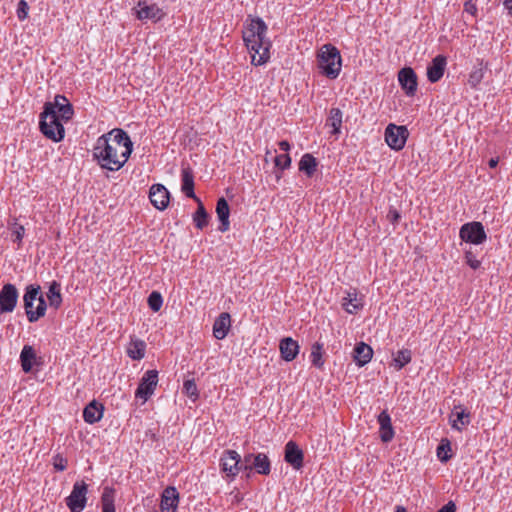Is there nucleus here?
Here are the masks:
<instances>
[{
	"label": "nucleus",
	"mask_w": 512,
	"mask_h": 512,
	"mask_svg": "<svg viewBox=\"0 0 512 512\" xmlns=\"http://www.w3.org/2000/svg\"><path fill=\"white\" fill-rule=\"evenodd\" d=\"M133 151V142L128 133L114 128L98 137L93 148V158L101 168L118 171L129 159Z\"/></svg>",
	"instance_id": "1"
},
{
	"label": "nucleus",
	"mask_w": 512,
	"mask_h": 512,
	"mask_svg": "<svg viewBox=\"0 0 512 512\" xmlns=\"http://www.w3.org/2000/svg\"><path fill=\"white\" fill-rule=\"evenodd\" d=\"M267 29L265 22L257 17L243 32V40L251 53V63L255 66L265 64L270 58L271 42L266 39Z\"/></svg>",
	"instance_id": "2"
},
{
	"label": "nucleus",
	"mask_w": 512,
	"mask_h": 512,
	"mask_svg": "<svg viewBox=\"0 0 512 512\" xmlns=\"http://www.w3.org/2000/svg\"><path fill=\"white\" fill-rule=\"evenodd\" d=\"M317 66L322 75L336 79L342 69V58L338 48L330 43L324 44L317 52Z\"/></svg>",
	"instance_id": "3"
},
{
	"label": "nucleus",
	"mask_w": 512,
	"mask_h": 512,
	"mask_svg": "<svg viewBox=\"0 0 512 512\" xmlns=\"http://www.w3.org/2000/svg\"><path fill=\"white\" fill-rule=\"evenodd\" d=\"M61 121V118L52 110V105L45 103L39 121V128L42 134L54 142L63 140L65 129Z\"/></svg>",
	"instance_id": "4"
},
{
	"label": "nucleus",
	"mask_w": 512,
	"mask_h": 512,
	"mask_svg": "<svg viewBox=\"0 0 512 512\" xmlns=\"http://www.w3.org/2000/svg\"><path fill=\"white\" fill-rule=\"evenodd\" d=\"M88 485L84 481H76L65 502L70 512H82L87 504Z\"/></svg>",
	"instance_id": "5"
},
{
	"label": "nucleus",
	"mask_w": 512,
	"mask_h": 512,
	"mask_svg": "<svg viewBox=\"0 0 512 512\" xmlns=\"http://www.w3.org/2000/svg\"><path fill=\"white\" fill-rule=\"evenodd\" d=\"M459 237L467 243L480 245L486 241L487 234L481 222L472 221L461 226Z\"/></svg>",
	"instance_id": "6"
},
{
	"label": "nucleus",
	"mask_w": 512,
	"mask_h": 512,
	"mask_svg": "<svg viewBox=\"0 0 512 512\" xmlns=\"http://www.w3.org/2000/svg\"><path fill=\"white\" fill-rule=\"evenodd\" d=\"M408 135L406 126H397L391 123L385 129V141L391 149L396 151L403 149Z\"/></svg>",
	"instance_id": "7"
},
{
	"label": "nucleus",
	"mask_w": 512,
	"mask_h": 512,
	"mask_svg": "<svg viewBox=\"0 0 512 512\" xmlns=\"http://www.w3.org/2000/svg\"><path fill=\"white\" fill-rule=\"evenodd\" d=\"M157 383L158 372L156 370L146 371L135 391V397L146 402L154 393Z\"/></svg>",
	"instance_id": "8"
},
{
	"label": "nucleus",
	"mask_w": 512,
	"mask_h": 512,
	"mask_svg": "<svg viewBox=\"0 0 512 512\" xmlns=\"http://www.w3.org/2000/svg\"><path fill=\"white\" fill-rule=\"evenodd\" d=\"M221 470L228 476L234 478L240 471H243L241 465V456L235 450H225L220 459Z\"/></svg>",
	"instance_id": "9"
},
{
	"label": "nucleus",
	"mask_w": 512,
	"mask_h": 512,
	"mask_svg": "<svg viewBox=\"0 0 512 512\" xmlns=\"http://www.w3.org/2000/svg\"><path fill=\"white\" fill-rule=\"evenodd\" d=\"M18 296L19 293L15 285L10 283L3 285L0 290V312H12L16 307Z\"/></svg>",
	"instance_id": "10"
},
{
	"label": "nucleus",
	"mask_w": 512,
	"mask_h": 512,
	"mask_svg": "<svg viewBox=\"0 0 512 512\" xmlns=\"http://www.w3.org/2000/svg\"><path fill=\"white\" fill-rule=\"evenodd\" d=\"M149 198L156 209L164 210L169 205L170 193L164 185L153 184L149 190Z\"/></svg>",
	"instance_id": "11"
},
{
	"label": "nucleus",
	"mask_w": 512,
	"mask_h": 512,
	"mask_svg": "<svg viewBox=\"0 0 512 512\" xmlns=\"http://www.w3.org/2000/svg\"><path fill=\"white\" fill-rule=\"evenodd\" d=\"M398 81L407 96H414L417 91V75L411 67H404L398 72Z\"/></svg>",
	"instance_id": "12"
},
{
	"label": "nucleus",
	"mask_w": 512,
	"mask_h": 512,
	"mask_svg": "<svg viewBox=\"0 0 512 512\" xmlns=\"http://www.w3.org/2000/svg\"><path fill=\"white\" fill-rule=\"evenodd\" d=\"M284 460L295 470H299L303 467L304 453L296 442L292 440L287 442L285 445Z\"/></svg>",
	"instance_id": "13"
},
{
	"label": "nucleus",
	"mask_w": 512,
	"mask_h": 512,
	"mask_svg": "<svg viewBox=\"0 0 512 512\" xmlns=\"http://www.w3.org/2000/svg\"><path fill=\"white\" fill-rule=\"evenodd\" d=\"M52 105V110L61 118L62 121L66 122L72 119L74 115V109L72 104L64 95H56L53 102H49Z\"/></svg>",
	"instance_id": "14"
},
{
	"label": "nucleus",
	"mask_w": 512,
	"mask_h": 512,
	"mask_svg": "<svg viewBox=\"0 0 512 512\" xmlns=\"http://www.w3.org/2000/svg\"><path fill=\"white\" fill-rule=\"evenodd\" d=\"M253 469L261 475H269L271 471V463L268 456L264 453H257L255 457H253L251 465H244L243 472L246 473V477L250 476Z\"/></svg>",
	"instance_id": "15"
},
{
	"label": "nucleus",
	"mask_w": 512,
	"mask_h": 512,
	"mask_svg": "<svg viewBox=\"0 0 512 512\" xmlns=\"http://www.w3.org/2000/svg\"><path fill=\"white\" fill-rule=\"evenodd\" d=\"M179 503V493L173 486L166 487L161 495V512H175Z\"/></svg>",
	"instance_id": "16"
},
{
	"label": "nucleus",
	"mask_w": 512,
	"mask_h": 512,
	"mask_svg": "<svg viewBox=\"0 0 512 512\" xmlns=\"http://www.w3.org/2000/svg\"><path fill=\"white\" fill-rule=\"evenodd\" d=\"M447 59L444 55H437L427 67V78L431 83L438 82L444 75Z\"/></svg>",
	"instance_id": "17"
},
{
	"label": "nucleus",
	"mask_w": 512,
	"mask_h": 512,
	"mask_svg": "<svg viewBox=\"0 0 512 512\" xmlns=\"http://www.w3.org/2000/svg\"><path fill=\"white\" fill-rule=\"evenodd\" d=\"M138 7H140V9L137 10V18L139 20L150 19L157 22L165 16L163 10L156 4L147 5L145 1H139Z\"/></svg>",
	"instance_id": "18"
},
{
	"label": "nucleus",
	"mask_w": 512,
	"mask_h": 512,
	"mask_svg": "<svg viewBox=\"0 0 512 512\" xmlns=\"http://www.w3.org/2000/svg\"><path fill=\"white\" fill-rule=\"evenodd\" d=\"M450 423L453 429L462 431L463 427L470 424V413L462 405H456L451 413Z\"/></svg>",
	"instance_id": "19"
},
{
	"label": "nucleus",
	"mask_w": 512,
	"mask_h": 512,
	"mask_svg": "<svg viewBox=\"0 0 512 512\" xmlns=\"http://www.w3.org/2000/svg\"><path fill=\"white\" fill-rule=\"evenodd\" d=\"M216 214L220 221L218 230L222 233L226 232L230 228V207L227 200L224 197H220L216 203Z\"/></svg>",
	"instance_id": "20"
},
{
	"label": "nucleus",
	"mask_w": 512,
	"mask_h": 512,
	"mask_svg": "<svg viewBox=\"0 0 512 512\" xmlns=\"http://www.w3.org/2000/svg\"><path fill=\"white\" fill-rule=\"evenodd\" d=\"M363 306L362 297H359L356 289L347 291L346 296L342 299V307L349 314H355L358 310H361Z\"/></svg>",
	"instance_id": "21"
},
{
	"label": "nucleus",
	"mask_w": 512,
	"mask_h": 512,
	"mask_svg": "<svg viewBox=\"0 0 512 512\" xmlns=\"http://www.w3.org/2000/svg\"><path fill=\"white\" fill-rule=\"evenodd\" d=\"M299 344L291 337H285L280 341L279 349L281 357L287 361H293L299 353Z\"/></svg>",
	"instance_id": "22"
},
{
	"label": "nucleus",
	"mask_w": 512,
	"mask_h": 512,
	"mask_svg": "<svg viewBox=\"0 0 512 512\" xmlns=\"http://www.w3.org/2000/svg\"><path fill=\"white\" fill-rule=\"evenodd\" d=\"M231 327V317L227 312L221 313L213 324V336L218 339H224Z\"/></svg>",
	"instance_id": "23"
},
{
	"label": "nucleus",
	"mask_w": 512,
	"mask_h": 512,
	"mask_svg": "<svg viewBox=\"0 0 512 512\" xmlns=\"http://www.w3.org/2000/svg\"><path fill=\"white\" fill-rule=\"evenodd\" d=\"M181 190L188 197L193 200H198L199 198L196 196L194 192V174L193 170L187 166L183 167L181 171Z\"/></svg>",
	"instance_id": "24"
},
{
	"label": "nucleus",
	"mask_w": 512,
	"mask_h": 512,
	"mask_svg": "<svg viewBox=\"0 0 512 512\" xmlns=\"http://www.w3.org/2000/svg\"><path fill=\"white\" fill-rule=\"evenodd\" d=\"M34 303L32 302H24V309L28 318V321L34 323L38 321L41 317H43L47 310V304L44 300L43 295L38 297V305L36 309H33Z\"/></svg>",
	"instance_id": "25"
},
{
	"label": "nucleus",
	"mask_w": 512,
	"mask_h": 512,
	"mask_svg": "<svg viewBox=\"0 0 512 512\" xmlns=\"http://www.w3.org/2000/svg\"><path fill=\"white\" fill-rule=\"evenodd\" d=\"M378 423L380 425V438L383 442L388 443L394 437V430L391 424V417L386 410L378 415Z\"/></svg>",
	"instance_id": "26"
},
{
	"label": "nucleus",
	"mask_w": 512,
	"mask_h": 512,
	"mask_svg": "<svg viewBox=\"0 0 512 512\" xmlns=\"http://www.w3.org/2000/svg\"><path fill=\"white\" fill-rule=\"evenodd\" d=\"M20 362L22 370L29 373L34 365H38V358L35 349L30 345H25L20 353Z\"/></svg>",
	"instance_id": "27"
},
{
	"label": "nucleus",
	"mask_w": 512,
	"mask_h": 512,
	"mask_svg": "<svg viewBox=\"0 0 512 512\" xmlns=\"http://www.w3.org/2000/svg\"><path fill=\"white\" fill-rule=\"evenodd\" d=\"M104 407L97 401H91L83 410V419L89 424H94L103 417Z\"/></svg>",
	"instance_id": "28"
},
{
	"label": "nucleus",
	"mask_w": 512,
	"mask_h": 512,
	"mask_svg": "<svg viewBox=\"0 0 512 512\" xmlns=\"http://www.w3.org/2000/svg\"><path fill=\"white\" fill-rule=\"evenodd\" d=\"M372 356L373 350L368 344L364 342H359L356 344L353 358L359 367H363L369 363L372 359Z\"/></svg>",
	"instance_id": "29"
},
{
	"label": "nucleus",
	"mask_w": 512,
	"mask_h": 512,
	"mask_svg": "<svg viewBox=\"0 0 512 512\" xmlns=\"http://www.w3.org/2000/svg\"><path fill=\"white\" fill-rule=\"evenodd\" d=\"M343 113L339 108H331L326 120V126L331 127V134L338 136L341 133Z\"/></svg>",
	"instance_id": "30"
},
{
	"label": "nucleus",
	"mask_w": 512,
	"mask_h": 512,
	"mask_svg": "<svg viewBox=\"0 0 512 512\" xmlns=\"http://www.w3.org/2000/svg\"><path fill=\"white\" fill-rule=\"evenodd\" d=\"M146 343L138 338H131L127 354L133 360H141L145 356Z\"/></svg>",
	"instance_id": "31"
},
{
	"label": "nucleus",
	"mask_w": 512,
	"mask_h": 512,
	"mask_svg": "<svg viewBox=\"0 0 512 512\" xmlns=\"http://www.w3.org/2000/svg\"><path fill=\"white\" fill-rule=\"evenodd\" d=\"M299 170L304 172L307 177H312L317 170V159L310 153H305L299 161Z\"/></svg>",
	"instance_id": "32"
},
{
	"label": "nucleus",
	"mask_w": 512,
	"mask_h": 512,
	"mask_svg": "<svg viewBox=\"0 0 512 512\" xmlns=\"http://www.w3.org/2000/svg\"><path fill=\"white\" fill-rule=\"evenodd\" d=\"M198 204L197 210L193 214V221L196 226V228L203 230L205 227L209 224L210 216L208 212L206 211L203 203L200 199L195 200Z\"/></svg>",
	"instance_id": "33"
},
{
	"label": "nucleus",
	"mask_w": 512,
	"mask_h": 512,
	"mask_svg": "<svg viewBox=\"0 0 512 512\" xmlns=\"http://www.w3.org/2000/svg\"><path fill=\"white\" fill-rule=\"evenodd\" d=\"M47 298L51 307L58 309L62 303L61 285L57 281H52L49 285Z\"/></svg>",
	"instance_id": "34"
},
{
	"label": "nucleus",
	"mask_w": 512,
	"mask_h": 512,
	"mask_svg": "<svg viewBox=\"0 0 512 512\" xmlns=\"http://www.w3.org/2000/svg\"><path fill=\"white\" fill-rule=\"evenodd\" d=\"M115 493L116 491L113 487H104L101 495L102 512H115Z\"/></svg>",
	"instance_id": "35"
},
{
	"label": "nucleus",
	"mask_w": 512,
	"mask_h": 512,
	"mask_svg": "<svg viewBox=\"0 0 512 512\" xmlns=\"http://www.w3.org/2000/svg\"><path fill=\"white\" fill-rule=\"evenodd\" d=\"M411 359H412V352H411V350H409V349H401V350H399L396 353V355H395V357L393 359L392 365L394 366V368L397 371H399L404 366L409 364L411 362Z\"/></svg>",
	"instance_id": "36"
},
{
	"label": "nucleus",
	"mask_w": 512,
	"mask_h": 512,
	"mask_svg": "<svg viewBox=\"0 0 512 512\" xmlns=\"http://www.w3.org/2000/svg\"><path fill=\"white\" fill-rule=\"evenodd\" d=\"M485 67L483 62H479L478 65L474 66L473 70L469 74L468 83L472 88H476L484 78Z\"/></svg>",
	"instance_id": "37"
},
{
	"label": "nucleus",
	"mask_w": 512,
	"mask_h": 512,
	"mask_svg": "<svg viewBox=\"0 0 512 512\" xmlns=\"http://www.w3.org/2000/svg\"><path fill=\"white\" fill-rule=\"evenodd\" d=\"M322 356H323V344H321L319 342H315L312 345L311 354H310L311 362L315 367H317V368L323 367L324 360H323Z\"/></svg>",
	"instance_id": "38"
},
{
	"label": "nucleus",
	"mask_w": 512,
	"mask_h": 512,
	"mask_svg": "<svg viewBox=\"0 0 512 512\" xmlns=\"http://www.w3.org/2000/svg\"><path fill=\"white\" fill-rule=\"evenodd\" d=\"M449 452H451L450 441L446 438L442 439L437 447V457L442 463H446L452 458V455Z\"/></svg>",
	"instance_id": "39"
},
{
	"label": "nucleus",
	"mask_w": 512,
	"mask_h": 512,
	"mask_svg": "<svg viewBox=\"0 0 512 512\" xmlns=\"http://www.w3.org/2000/svg\"><path fill=\"white\" fill-rule=\"evenodd\" d=\"M147 303L153 312H158L163 305L162 295L158 291H152L148 296Z\"/></svg>",
	"instance_id": "40"
},
{
	"label": "nucleus",
	"mask_w": 512,
	"mask_h": 512,
	"mask_svg": "<svg viewBox=\"0 0 512 512\" xmlns=\"http://www.w3.org/2000/svg\"><path fill=\"white\" fill-rule=\"evenodd\" d=\"M40 286L39 285H28L25 290V294L23 296V302H32L38 301V297L40 296Z\"/></svg>",
	"instance_id": "41"
},
{
	"label": "nucleus",
	"mask_w": 512,
	"mask_h": 512,
	"mask_svg": "<svg viewBox=\"0 0 512 512\" xmlns=\"http://www.w3.org/2000/svg\"><path fill=\"white\" fill-rule=\"evenodd\" d=\"M183 392L192 400H196L198 398V389L195 381L186 380L183 385Z\"/></svg>",
	"instance_id": "42"
},
{
	"label": "nucleus",
	"mask_w": 512,
	"mask_h": 512,
	"mask_svg": "<svg viewBox=\"0 0 512 512\" xmlns=\"http://www.w3.org/2000/svg\"><path fill=\"white\" fill-rule=\"evenodd\" d=\"M275 166L281 170L288 169L291 166V157L289 154L277 155L274 159Z\"/></svg>",
	"instance_id": "43"
},
{
	"label": "nucleus",
	"mask_w": 512,
	"mask_h": 512,
	"mask_svg": "<svg viewBox=\"0 0 512 512\" xmlns=\"http://www.w3.org/2000/svg\"><path fill=\"white\" fill-rule=\"evenodd\" d=\"M465 261L466 264L473 270H477L481 266V261L476 258V255L471 250H467L465 252Z\"/></svg>",
	"instance_id": "44"
},
{
	"label": "nucleus",
	"mask_w": 512,
	"mask_h": 512,
	"mask_svg": "<svg viewBox=\"0 0 512 512\" xmlns=\"http://www.w3.org/2000/svg\"><path fill=\"white\" fill-rule=\"evenodd\" d=\"M29 6L25 0H20L17 4V17L19 20H25L28 17Z\"/></svg>",
	"instance_id": "45"
},
{
	"label": "nucleus",
	"mask_w": 512,
	"mask_h": 512,
	"mask_svg": "<svg viewBox=\"0 0 512 512\" xmlns=\"http://www.w3.org/2000/svg\"><path fill=\"white\" fill-rule=\"evenodd\" d=\"M53 466L58 471H64L67 468V459L57 454L53 457Z\"/></svg>",
	"instance_id": "46"
},
{
	"label": "nucleus",
	"mask_w": 512,
	"mask_h": 512,
	"mask_svg": "<svg viewBox=\"0 0 512 512\" xmlns=\"http://www.w3.org/2000/svg\"><path fill=\"white\" fill-rule=\"evenodd\" d=\"M401 218V215L400 213L398 212V210L394 209V208H391L388 213H387V219L389 220L390 223H392L393 225L397 224L398 221L400 220Z\"/></svg>",
	"instance_id": "47"
},
{
	"label": "nucleus",
	"mask_w": 512,
	"mask_h": 512,
	"mask_svg": "<svg viewBox=\"0 0 512 512\" xmlns=\"http://www.w3.org/2000/svg\"><path fill=\"white\" fill-rule=\"evenodd\" d=\"M25 229L22 225H18L15 230L13 231L14 242H17L20 244L22 242V239L24 237Z\"/></svg>",
	"instance_id": "48"
},
{
	"label": "nucleus",
	"mask_w": 512,
	"mask_h": 512,
	"mask_svg": "<svg viewBox=\"0 0 512 512\" xmlns=\"http://www.w3.org/2000/svg\"><path fill=\"white\" fill-rule=\"evenodd\" d=\"M464 11L471 15H475L477 12L476 4L472 0L466 1L464 3Z\"/></svg>",
	"instance_id": "49"
},
{
	"label": "nucleus",
	"mask_w": 512,
	"mask_h": 512,
	"mask_svg": "<svg viewBox=\"0 0 512 512\" xmlns=\"http://www.w3.org/2000/svg\"><path fill=\"white\" fill-rule=\"evenodd\" d=\"M437 512H456V505L453 501H449L442 508H440Z\"/></svg>",
	"instance_id": "50"
},
{
	"label": "nucleus",
	"mask_w": 512,
	"mask_h": 512,
	"mask_svg": "<svg viewBox=\"0 0 512 512\" xmlns=\"http://www.w3.org/2000/svg\"><path fill=\"white\" fill-rule=\"evenodd\" d=\"M256 454H252V453H249V454H246L244 456V459L243 461H241V465L244 466V465H251L252 462H253V457H255Z\"/></svg>",
	"instance_id": "51"
},
{
	"label": "nucleus",
	"mask_w": 512,
	"mask_h": 512,
	"mask_svg": "<svg viewBox=\"0 0 512 512\" xmlns=\"http://www.w3.org/2000/svg\"><path fill=\"white\" fill-rule=\"evenodd\" d=\"M279 148L284 152H288L290 150V144L288 141L282 140L279 142Z\"/></svg>",
	"instance_id": "52"
},
{
	"label": "nucleus",
	"mask_w": 512,
	"mask_h": 512,
	"mask_svg": "<svg viewBox=\"0 0 512 512\" xmlns=\"http://www.w3.org/2000/svg\"><path fill=\"white\" fill-rule=\"evenodd\" d=\"M503 5L505 9H507L508 14L512 17V0H505Z\"/></svg>",
	"instance_id": "53"
},
{
	"label": "nucleus",
	"mask_w": 512,
	"mask_h": 512,
	"mask_svg": "<svg viewBox=\"0 0 512 512\" xmlns=\"http://www.w3.org/2000/svg\"><path fill=\"white\" fill-rule=\"evenodd\" d=\"M488 165L490 168H495L498 165V159L497 158H491L488 162Z\"/></svg>",
	"instance_id": "54"
},
{
	"label": "nucleus",
	"mask_w": 512,
	"mask_h": 512,
	"mask_svg": "<svg viewBox=\"0 0 512 512\" xmlns=\"http://www.w3.org/2000/svg\"><path fill=\"white\" fill-rule=\"evenodd\" d=\"M394 512H407L406 509L402 506H396Z\"/></svg>",
	"instance_id": "55"
},
{
	"label": "nucleus",
	"mask_w": 512,
	"mask_h": 512,
	"mask_svg": "<svg viewBox=\"0 0 512 512\" xmlns=\"http://www.w3.org/2000/svg\"><path fill=\"white\" fill-rule=\"evenodd\" d=\"M276 178H277V180H279L281 178V174H277Z\"/></svg>",
	"instance_id": "56"
}]
</instances>
